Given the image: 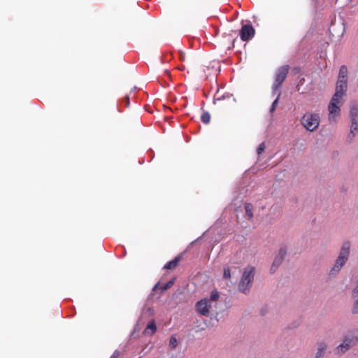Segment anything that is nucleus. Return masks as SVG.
Wrapping results in <instances>:
<instances>
[{
	"mask_svg": "<svg viewBox=\"0 0 358 358\" xmlns=\"http://www.w3.org/2000/svg\"><path fill=\"white\" fill-rule=\"evenodd\" d=\"M350 243L349 241H345L343 242L341 248L339 252V255L337 257L335 263L333 266V267L330 269L329 275L331 277H334L337 275L341 268L345 266L346 264L349 255H350Z\"/></svg>",
	"mask_w": 358,
	"mask_h": 358,
	"instance_id": "nucleus-1",
	"label": "nucleus"
},
{
	"mask_svg": "<svg viewBox=\"0 0 358 358\" xmlns=\"http://www.w3.org/2000/svg\"><path fill=\"white\" fill-rule=\"evenodd\" d=\"M350 131L346 137L348 143H351L358 133V103L354 102L350 105Z\"/></svg>",
	"mask_w": 358,
	"mask_h": 358,
	"instance_id": "nucleus-2",
	"label": "nucleus"
},
{
	"mask_svg": "<svg viewBox=\"0 0 358 358\" xmlns=\"http://www.w3.org/2000/svg\"><path fill=\"white\" fill-rule=\"evenodd\" d=\"M302 125L309 131H315L320 124V115L317 113H306L301 117Z\"/></svg>",
	"mask_w": 358,
	"mask_h": 358,
	"instance_id": "nucleus-3",
	"label": "nucleus"
},
{
	"mask_svg": "<svg viewBox=\"0 0 358 358\" xmlns=\"http://www.w3.org/2000/svg\"><path fill=\"white\" fill-rule=\"evenodd\" d=\"M358 342V337L352 335L344 336L343 343L336 348V353L343 355L351 348L355 346Z\"/></svg>",
	"mask_w": 358,
	"mask_h": 358,
	"instance_id": "nucleus-4",
	"label": "nucleus"
},
{
	"mask_svg": "<svg viewBox=\"0 0 358 358\" xmlns=\"http://www.w3.org/2000/svg\"><path fill=\"white\" fill-rule=\"evenodd\" d=\"M287 255V248L286 247L281 246L278 250V252L275 255L274 260L271 264L270 268V273L271 274L274 273L279 266L282 264L285 256Z\"/></svg>",
	"mask_w": 358,
	"mask_h": 358,
	"instance_id": "nucleus-5",
	"label": "nucleus"
},
{
	"mask_svg": "<svg viewBox=\"0 0 358 358\" xmlns=\"http://www.w3.org/2000/svg\"><path fill=\"white\" fill-rule=\"evenodd\" d=\"M255 34V30L250 24H244L240 30V38L243 41H248L251 40Z\"/></svg>",
	"mask_w": 358,
	"mask_h": 358,
	"instance_id": "nucleus-6",
	"label": "nucleus"
},
{
	"mask_svg": "<svg viewBox=\"0 0 358 358\" xmlns=\"http://www.w3.org/2000/svg\"><path fill=\"white\" fill-rule=\"evenodd\" d=\"M211 303L209 302V299L208 298L202 299L198 301L196 303V310L199 314L203 316H208L209 308L211 307Z\"/></svg>",
	"mask_w": 358,
	"mask_h": 358,
	"instance_id": "nucleus-7",
	"label": "nucleus"
},
{
	"mask_svg": "<svg viewBox=\"0 0 358 358\" xmlns=\"http://www.w3.org/2000/svg\"><path fill=\"white\" fill-rule=\"evenodd\" d=\"M289 69V66L288 65H284L278 68L275 75L274 83H277L278 85H282L287 77Z\"/></svg>",
	"mask_w": 358,
	"mask_h": 358,
	"instance_id": "nucleus-8",
	"label": "nucleus"
},
{
	"mask_svg": "<svg viewBox=\"0 0 358 358\" xmlns=\"http://www.w3.org/2000/svg\"><path fill=\"white\" fill-rule=\"evenodd\" d=\"M255 276V268L253 266H247L245 268L242 274V280L247 282V284H251Z\"/></svg>",
	"mask_w": 358,
	"mask_h": 358,
	"instance_id": "nucleus-9",
	"label": "nucleus"
},
{
	"mask_svg": "<svg viewBox=\"0 0 358 358\" xmlns=\"http://www.w3.org/2000/svg\"><path fill=\"white\" fill-rule=\"evenodd\" d=\"M329 110V119L331 121L332 119H335L337 116L341 114V106L335 105L329 103L328 105Z\"/></svg>",
	"mask_w": 358,
	"mask_h": 358,
	"instance_id": "nucleus-10",
	"label": "nucleus"
},
{
	"mask_svg": "<svg viewBox=\"0 0 358 358\" xmlns=\"http://www.w3.org/2000/svg\"><path fill=\"white\" fill-rule=\"evenodd\" d=\"M347 91L348 82L337 80L334 93L340 94L341 96H344L346 94Z\"/></svg>",
	"mask_w": 358,
	"mask_h": 358,
	"instance_id": "nucleus-11",
	"label": "nucleus"
},
{
	"mask_svg": "<svg viewBox=\"0 0 358 358\" xmlns=\"http://www.w3.org/2000/svg\"><path fill=\"white\" fill-rule=\"evenodd\" d=\"M182 256V253L178 255L173 259H172L171 261H169L166 264H165L163 268L167 269V270H171V269L176 268L178 266L179 262L180 261Z\"/></svg>",
	"mask_w": 358,
	"mask_h": 358,
	"instance_id": "nucleus-12",
	"label": "nucleus"
},
{
	"mask_svg": "<svg viewBox=\"0 0 358 358\" xmlns=\"http://www.w3.org/2000/svg\"><path fill=\"white\" fill-rule=\"evenodd\" d=\"M348 70L346 65H341L338 75V80H342V81H346L348 82Z\"/></svg>",
	"mask_w": 358,
	"mask_h": 358,
	"instance_id": "nucleus-13",
	"label": "nucleus"
},
{
	"mask_svg": "<svg viewBox=\"0 0 358 358\" xmlns=\"http://www.w3.org/2000/svg\"><path fill=\"white\" fill-rule=\"evenodd\" d=\"M327 350V345L324 343H320L318 344L317 352L315 354L316 358H323L325 352Z\"/></svg>",
	"mask_w": 358,
	"mask_h": 358,
	"instance_id": "nucleus-14",
	"label": "nucleus"
},
{
	"mask_svg": "<svg viewBox=\"0 0 358 358\" xmlns=\"http://www.w3.org/2000/svg\"><path fill=\"white\" fill-rule=\"evenodd\" d=\"M250 284H247V282L241 279L238 283V291L242 293L246 294L247 292L249 291L250 289Z\"/></svg>",
	"mask_w": 358,
	"mask_h": 358,
	"instance_id": "nucleus-15",
	"label": "nucleus"
},
{
	"mask_svg": "<svg viewBox=\"0 0 358 358\" xmlns=\"http://www.w3.org/2000/svg\"><path fill=\"white\" fill-rule=\"evenodd\" d=\"M150 330V335L154 334L157 331V325L154 320H151L147 325L146 329L144 331L145 334H148V331Z\"/></svg>",
	"mask_w": 358,
	"mask_h": 358,
	"instance_id": "nucleus-16",
	"label": "nucleus"
},
{
	"mask_svg": "<svg viewBox=\"0 0 358 358\" xmlns=\"http://www.w3.org/2000/svg\"><path fill=\"white\" fill-rule=\"evenodd\" d=\"M343 96H341L340 94L334 93L329 101L330 103H333L335 105L341 106L343 103Z\"/></svg>",
	"mask_w": 358,
	"mask_h": 358,
	"instance_id": "nucleus-17",
	"label": "nucleus"
},
{
	"mask_svg": "<svg viewBox=\"0 0 358 358\" xmlns=\"http://www.w3.org/2000/svg\"><path fill=\"white\" fill-rule=\"evenodd\" d=\"M245 217H248V220H251L253 217V212H252V206L250 203H246L245 204Z\"/></svg>",
	"mask_w": 358,
	"mask_h": 358,
	"instance_id": "nucleus-18",
	"label": "nucleus"
},
{
	"mask_svg": "<svg viewBox=\"0 0 358 358\" xmlns=\"http://www.w3.org/2000/svg\"><path fill=\"white\" fill-rule=\"evenodd\" d=\"M175 278H173L171 279H170L169 281H167L166 283H164V285H161L160 286V290H161V292H163L167 289H169V288H171L174 282H175Z\"/></svg>",
	"mask_w": 358,
	"mask_h": 358,
	"instance_id": "nucleus-19",
	"label": "nucleus"
},
{
	"mask_svg": "<svg viewBox=\"0 0 358 358\" xmlns=\"http://www.w3.org/2000/svg\"><path fill=\"white\" fill-rule=\"evenodd\" d=\"M219 297H220V294H219L218 291L216 289H215L210 292L209 298H208V299H209V302H210L212 303L213 302L217 301L218 300Z\"/></svg>",
	"mask_w": 358,
	"mask_h": 358,
	"instance_id": "nucleus-20",
	"label": "nucleus"
},
{
	"mask_svg": "<svg viewBox=\"0 0 358 358\" xmlns=\"http://www.w3.org/2000/svg\"><path fill=\"white\" fill-rule=\"evenodd\" d=\"M281 95V92H279L275 99L273 101L271 107H270V110H269V112L271 113H272L273 112H274V110H275L278 104V101H279V99H280V96Z\"/></svg>",
	"mask_w": 358,
	"mask_h": 358,
	"instance_id": "nucleus-21",
	"label": "nucleus"
},
{
	"mask_svg": "<svg viewBox=\"0 0 358 358\" xmlns=\"http://www.w3.org/2000/svg\"><path fill=\"white\" fill-rule=\"evenodd\" d=\"M201 120L204 124H208L210 120V115L208 111H204L201 117Z\"/></svg>",
	"mask_w": 358,
	"mask_h": 358,
	"instance_id": "nucleus-22",
	"label": "nucleus"
},
{
	"mask_svg": "<svg viewBox=\"0 0 358 358\" xmlns=\"http://www.w3.org/2000/svg\"><path fill=\"white\" fill-rule=\"evenodd\" d=\"M281 85H278L277 83H273L272 85V95L274 96L276 94H278L279 92H280Z\"/></svg>",
	"mask_w": 358,
	"mask_h": 358,
	"instance_id": "nucleus-23",
	"label": "nucleus"
},
{
	"mask_svg": "<svg viewBox=\"0 0 358 358\" xmlns=\"http://www.w3.org/2000/svg\"><path fill=\"white\" fill-rule=\"evenodd\" d=\"M231 277V271L229 267H224L223 271V278L225 280L229 279Z\"/></svg>",
	"mask_w": 358,
	"mask_h": 358,
	"instance_id": "nucleus-24",
	"label": "nucleus"
},
{
	"mask_svg": "<svg viewBox=\"0 0 358 358\" xmlns=\"http://www.w3.org/2000/svg\"><path fill=\"white\" fill-rule=\"evenodd\" d=\"M177 345H178V341H177L176 338L174 336H171L169 340V346L171 348L174 349L176 348Z\"/></svg>",
	"mask_w": 358,
	"mask_h": 358,
	"instance_id": "nucleus-25",
	"label": "nucleus"
},
{
	"mask_svg": "<svg viewBox=\"0 0 358 358\" xmlns=\"http://www.w3.org/2000/svg\"><path fill=\"white\" fill-rule=\"evenodd\" d=\"M354 304L352 309V313L354 315L358 314V298L354 299Z\"/></svg>",
	"mask_w": 358,
	"mask_h": 358,
	"instance_id": "nucleus-26",
	"label": "nucleus"
},
{
	"mask_svg": "<svg viewBox=\"0 0 358 358\" xmlns=\"http://www.w3.org/2000/svg\"><path fill=\"white\" fill-rule=\"evenodd\" d=\"M265 148H266L265 143L264 142H262V143L259 144V145L258 146V148L257 149V154L259 155H261L264 151Z\"/></svg>",
	"mask_w": 358,
	"mask_h": 358,
	"instance_id": "nucleus-27",
	"label": "nucleus"
},
{
	"mask_svg": "<svg viewBox=\"0 0 358 358\" xmlns=\"http://www.w3.org/2000/svg\"><path fill=\"white\" fill-rule=\"evenodd\" d=\"M232 96V94H229V93H227V94H224L222 95V96H220V97H217V98L215 99H214V101H221V100H224V99H226V98H229V97H230V96Z\"/></svg>",
	"mask_w": 358,
	"mask_h": 358,
	"instance_id": "nucleus-28",
	"label": "nucleus"
},
{
	"mask_svg": "<svg viewBox=\"0 0 358 358\" xmlns=\"http://www.w3.org/2000/svg\"><path fill=\"white\" fill-rule=\"evenodd\" d=\"M120 355V352L119 350H115L113 353L112 354V355L110 357V358H117Z\"/></svg>",
	"mask_w": 358,
	"mask_h": 358,
	"instance_id": "nucleus-29",
	"label": "nucleus"
},
{
	"mask_svg": "<svg viewBox=\"0 0 358 358\" xmlns=\"http://www.w3.org/2000/svg\"><path fill=\"white\" fill-rule=\"evenodd\" d=\"M123 101L125 102L126 106L128 107L130 103H129V95L125 96V97L123 99Z\"/></svg>",
	"mask_w": 358,
	"mask_h": 358,
	"instance_id": "nucleus-30",
	"label": "nucleus"
},
{
	"mask_svg": "<svg viewBox=\"0 0 358 358\" xmlns=\"http://www.w3.org/2000/svg\"><path fill=\"white\" fill-rule=\"evenodd\" d=\"M160 282H158L157 284H155V285L152 287V292H155L156 291L157 289H160Z\"/></svg>",
	"mask_w": 358,
	"mask_h": 358,
	"instance_id": "nucleus-31",
	"label": "nucleus"
},
{
	"mask_svg": "<svg viewBox=\"0 0 358 358\" xmlns=\"http://www.w3.org/2000/svg\"><path fill=\"white\" fill-rule=\"evenodd\" d=\"M267 313V308L266 307H264L261 309L260 310V313L262 315H264L266 313Z\"/></svg>",
	"mask_w": 358,
	"mask_h": 358,
	"instance_id": "nucleus-32",
	"label": "nucleus"
},
{
	"mask_svg": "<svg viewBox=\"0 0 358 358\" xmlns=\"http://www.w3.org/2000/svg\"><path fill=\"white\" fill-rule=\"evenodd\" d=\"M136 89H137V87H134L131 90V91H130V94H131V93L134 92L136 90Z\"/></svg>",
	"mask_w": 358,
	"mask_h": 358,
	"instance_id": "nucleus-33",
	"label": "nucleus"
},
{
	"mask_svg": "<svg viewBox=\"0 0 358 358\" xmlns=\"http://www.w3.org/2000/svg\"><path fill=\"white\" fill-rule=\"evenodd\" d=\"M150 153L152 154V157H151V159L152 160L154 157V155H153V150H150Z\"/></svg>",
	"mask_w": 358,
	"mask_h": 358,
	"instance_id": "nucleus-34",
	"label": "nucleus"
},
{
	"mask_svg": "<svg viewBox=\"0 0 358 358\" xmlns=\"http://www.w3.org/2000/svg\"><path fill=\"white\" fill-rule=\"evenodd\" d=\"M165 73L167 74L168 76L170 75V71L169 70H166L165 71Z\"/></svg>",
	"mask_w": 358,
	"mask_h": 358,
	"instance_id": "nucleus-35",
	"label": "nucleus"
},
{
	"mask_svg": "<svg viewBox=\"0 0 358 358\" xmlns=\"http://www.w3.org/2000/svg\"><path fill=\"white\" fill-rule=\"evenodd\" d=\"M183 57H184V55H182L180 57V59H182Z\"/></svg>",
	"mask_w": 358,
	"mask_h": 358,
	"instance_id": "nucleus-36",
	"label": "nucleus"
},
{
	"mask_svg": "<svg viewBox=\"0 0 358 358\" xmlns=\"http://www.w3.org/2000/svg\"><path fill=\"white\" fill-rule=\"evenodd\" d=\"M183 57H184V55H182L180 57V59H182Z\"/></svg>",
	"mask_w": 358,
	"mask_h": 358,
	"instance_id": "nucleus-37",
	"label": "nucleus"
},
{
	"mask_svg": "<svg viewBox=\"0 0 358 358\" xmlns=\"http://www.w3.org/2000/svg\"><path fill=\"white\" fill-rule=\"evenodd\" d=\"M183 57H184V55H182L180 57V59H182Z\"/></svg>",
	"mask_w": 358,
	"mask_h": 358,
	"instance_id": "nucleus-38",
	"label": "nucleus"
},
{
	"mask_svg": "<svg viewBox=\"0 0 358 358\" xmlns=\"http://www.w3.org/2000/svg\"><path fill=\"white\" fill-rule=\"evenodd\" d=\"M315 358H316V357H315Z\"/></svg>",
	"mask_w": 358,
	"mask_h": 358,
	"instance_id": "nucleus-39",
	"label": "nucleus"
}]
</instances>
